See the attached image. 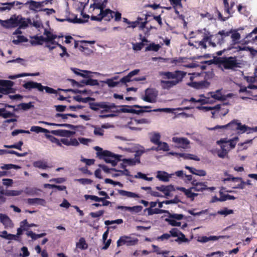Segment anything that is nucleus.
<instances>
[{"mask_svg":"<svg viewBox=\"0 0 257 257\" xmlns=\"http://www.w3.org/2000/svg\"><path fill=\"white\" fill-rule=\"evenodd\" d=\"M207 35L209 39V46L213 48L217 45L221 46L226 42V38L230 36L232 31H226L222 30L219 31L217 34L212 35L210 33L207 31Z\"/></svg>","mask_w":257,"mask_h":257,"instance_id":"f257e3e1","label":"nucleus"},{"mask_svg":"<svg viewBox=\"0 0 257 257\" xmlns=\"http://www.w3.org/2000/svg\"><path fill=\"white\" fill-rule=\"evenodd\" d=\"M218 128H228L230 130L235 131L237 134H241L245 132L247 133L249 126L245 124H242L238 120L234 119L226 125H217L210 130H215Z\"/></svg>","mask_w":257,"mask_h":257,"instance_id":"f03ea898","label":"nucleus"},{"mask_svg":"<svg viewBox=\"0 0 257 257\" xmlns=\"http://www.w3.org/2000/svg\"><path fill=\"white\" fill-rule=\"evenodd\" d=\"M216 63L222 65L225 69H234L239 67L236 57H222L215 59Z\"/></svg>","mask_w":257,"mask_h":257,"instance_id":"7ed1b4c3","label":"nucleus"},{"mask_svg":"<svg viewBox=\"0 0 257 257\" xmlns=\"http://www.w3.org/2000/svg\"><path fill=\"white\" fill-rule=\"evenodd\" d=\"M97 156L99 159H103L107 163H110L113 167L115 166L117 163L121 160V155H115L114 153L105 150L103 152L98 153Z\"/></svg>","mask_w":257,"mask_h":257,"instance_id":"20e7f679","label":"nucleus"},{"mask_svg":"<svg viewBox=\"0 0 257 257\" xmlns=\"http://www.w3.org/2000/svg\"><path fill=\"white\" fill-rule=\"evenodd\" d=\"M23 87L26 89L30 90L32 89H37L39 91H43L45 89L46 93L49 94H56L57 90L48 86H44L41 83L29 81L23 85Z\"/></svg>","mask_w":257,"mask_h":257,"instance_id":"39448f33","label":"nucleus"},{"mask_svg":"<svg viewBox=\"0 0 257 257\" xmlns=\"http://www.w3.org/2000/svg\"><path fill=\"white\" fill-rule=\"evenodd\" d=\"M14 82L7 80L0 79V93L4 95L15 92V89L13 88Z\"/></svg>","mask_w":257,"mask_h":257,"instance_id":"423d86ee","label":"nucleus"},{"mask_svg":"<svg viewBox=\"0 0 257 257\" xmlns=\"http://www.w3.org/2000/svg\"><path fill=\"white\" fill-rule=\"evenodd\" d=\"M160 74L161 76H164L165 78L168 79H173L174 80L182 81L183 78L186 75V73L182 71L176 70L174 72H161Z\"/></svg>","mask_w":257,"mask_h":257,"instance_id":"0eeeda50","label":"nucleus"},{"mask_svg":"<svg viewBox=\"0 0 257 257\" xmlns=\"http://www.w3.org/2000/svg\"><path fill=\"white\" fill-rule=\"evenodd\" d=\"M158 96V91L153 88H148L145 91V95L142 97V99L145 101L154 103L156 101Z\"/></svg>","mask_w":257,"mask_h":257,"instance_id":"6e6552de","label":"nucleus"},{"mask_svg":"<svg viewBox=\"0 0 257 257\" xmlns=\"http://www.w3.org/2000/svg\"><path fill=\"white\" fill-rule=\"evenodd\" d=\"M138 241L139 240L137 238H132L128 236H122L117 241V246L118 247L124 244L127 246H133L137 244Z\"/></svg>","mask_w":257,"mask_h":257,"instance_id":"1a4fd4ad","label":"nucleus"},{"mask_svg":"<svg viewBox=\"0 0 257 257\" xmlns=\"http://www.w3.org/2000/svg\"><path fill=\"white\" fill-rule=\"evenodd\" d=\"M151 122V121L148 119L145 118H142L140 119H132V120L128 122V127L133 131H141L142 128L134 126V125L139 124H149Z\"/></svg>","mask_w":257,"mask_h":257,"instance_id":"9d476101","label":"nucleus"},{"mask_svg":"<svg viewBox=\"0 0 257 257\" xmlns=\"http://www.w3.org/2000/svg\"><path fill=\"white\" fill-rule=\"evenodd\" d=\"M122 107L119 110H117L116 111H112L113 112H123V113H132L134 114H139L141 113L144 112H151V110H145L142 109L139 110H136L134 108L133 106H129V105H124L122 106Z\"/></svg>","mask_w":257,"mask_h":257,"instance_id":"9b49d317","label":"nucleus"},{"mask_svg":"<svg viewBox=\"0 0 257 257\" xmlns=\"http://www.w3.org/2000/svg\"><path fill=\"white\" fill-rule=\"evenodd\" d=\"M15 19L16 22V28L19 27V29L26 28L29 24H31V21L30 19H26L21 15H15Z\"/></svg>","mask_w":257,"mask_h":257,"instance_id":"f8f14e48","label":"nucleus"},{"mask_svg":"<svg viewBox=\"0 0 257 257\" xmlns=\"http://www.w3.org/2000/svg\"><path fill=\"white\" fill-rule=\"evenodd\" d=\"M245 44L257 43V28H254L251 32L248 33L243 39Z\"/></svg>","mask_w":257,"mask_h":257,"instance_id":"ddd939ff","label":"nucleus"},{"mask_svg":"<svg viewBox=\"0 0 257 257\" xmlns=\"http://www.w3.org/2000/svg\"><path fill=\"white\" fill-rule=\"evenodd\" d=\"M172 141L177 145L178 148L187 149L190 144V141L185 138L173 137Z\"/></svg>","mask_w":257,"mask_h":257,"instance_id":"4468645a","label":"nucleus"},{"mask_svg":"<svg viewBox=\"0 0 257 257\" xmlns=\"http://www.w3.org/2000/svg\"><path fill=\"white\" fill-rule=\"evenodd\" d=\"M187 85L191 87L197 89L207 88L210 85V83L206 80L200 81L199 82H190Z\"/></svg>","mask_w":257,"mask_h":257,"instance_id":"2eb2a0df","label":"nucleus"},{"mask_svg":"<svg viewBox=\"0 0 257 257\" xmlns=\"http://www.w3.org/2000/svg\"><path fill=\"white\" fill-rule=\"evenodd\" d=\"M54 135L63 137H70L75 134V132L65 130H53L50 132Z\"/></svg>","mask_w":257,"mask_h":257,"instance_id":"dca6fc26","label":"nucleus"},{"mask_svg":"<svg viewBox=\"0 0 257 257\" xmlns=\"http://www.w3.org/2000/svg\"><path fill=\"white\" fill-rule=\"evenodd\" d=\"M142 153L140 151H137L135 154V158L133 159H124L122 161L124 163H126L130 166L135 165L137 163H140V157Z\"/></svg>","mask_w":257,"mask_h":257,"instance_id":"f3484780","label":"nucleus"},{"mask_svg":"<svg viewBox=\"0 0 257 257\" xmlns=\"http://www.w3.org/2000/svg\"><path fill=\"white\" fill-rule=\"evenodd\" d=\"M207 182H198L196 180H193L191 182L192 187L191 189L195 191H203L207 188Z\"/></svg>","mask_w":257,"mask_h":257,"instance_id":"a211bd4d","label":"nucleus"},{"mask_svg":"<svg viewBox=\"0 0 257 257\" xmlns=\"http://www.w3.org/2000/svg\"><path fill=\"white\" fill-rule=\"evenodd\" d=\"M0 222L3 223L6 228L14 227V223L12 220L6 214H0Z\"/></svg>","mask_w":257,"mask_h":257,"instance_id":"6ab92c4d","label":"nucleus"},{"mask_svg":"<svg viewBox=\"0 0 257 257\" xmlns=\"http://www.w3.org/2000/svg\"><path fill=\"white\" fill-rule=\"evenodd\" d=\"M0 23L2 26L6 28H16V19H15V15L12 16L10 19L7 20H1Z\"/></svg>","mask_w":257,"mask_h":257,"instance_id":"aec40b11","label":"nucleus"},{"mask_svg":"<svg viewBox=\"0 0 257 257\" xmlns=\"http://www.w3.org/2000/svg\"><path fill=\"white\" fill-rule=\"evenodd\" d=\"M117 209L124 210L125 211H128L132 213H138L140 212L142 209L143 207L141 205H137L133 207L124 206H118Z\"/></svg>","mask_w":257,"mask_h":257,"instance_id":"412c9836","label":"nucleus"},{"mask_svg":"<svg viewBox=\"0 0 257 257\" xmlns=\"http://www.w3.org/2000/svg\"><path fill=\"white\" fill-rule=\"evenodd\" d=\"M22 3L18 2V1H14L13 2L10 3H0V5L1 6H6L5 7H0V11L4 12L6 10L10 11L11 10L15 5L18 6L22 5Z\"/></svg>","mask_w":257,"mask_h":257,"instance_id":"4be33fe9","label":"nucleus"},{"mask_svg":"<svg viewBox=\"0 0 257 257\" xmlns=\"http://www.w3.org/2000/svg\"><path fill=\"white\" fill-rule=\"evenodd\" d=\"M114 12L109 9H105L103 12L100 13L102 19L110 21L114 17Z\"/></svg>","mask_w":257,"mask_h":257,"instance_id":"5701e85b","label":"nucleus"},{"mask_svg":"<svg viewBox=\"0 0 257 257\" xmlns=\"http://www.w3.org/2000/svg\"><path fill=\"white\" fill-rule=\"evenodd\" d=\"M117 106L114 103H110L108 102H100V108H103L101 113L108 112L111 109L116 108Z\"/></svg>","mask_w":257,"mask_h":257,"instance_id":"b1692460","label":"nucleus"},{"mask_svg":"<svg viewBox=\"0 0 257 257\" xmlns=\"http://www.w3.org/2000/svg\"><path fill=\"white\" fill-rule=\"evenodd\" d=\"M181 81H179L178 80H173L171 81L161 80V83L164 89H169Z\"/></svg>","mask_w":257,"mask_h":257,"instance_id":"393cba45","label":"nucleus"},{"mask_svg":"<svg viewBox=\"0 0 257 257\" xmlns=\"http://www.w3.org/2000/svg\"><path fill=\"white\" fill-rule=\"evenodd\" d=\"M31 38L32 40H31L30 43L32 46L42 45L44 42H45L44 37L42 36L36 35L32 37Z\"/></svg>","mask_w":257,"mask_h":257,"instance_id":"a878e982","label":"nucleus"},{"mask_svg":"<svg viewBox=\"0 0 257 257\" xmlns=\"http://www.w3.org/2000/svg\"><path fill=\"white\" fill-rule=\"evenodd\" d=\"M171 175L165 171H158L156 175V178L160 181L163 182H168L171 177Z\"/></svg>","mask_w":257,"mask_h":257,"instance_id":"bb28decb","label":"nucleus"},{"mask_svg":"<svg viewBox=\"0 0 257 257\" xmlns=\"http://www.w3.org/2000/svg\"><path fill=\"white\" fill-rule=\"evenodd\" d=\"M204 30L205 32L204 33L202 40L199 42H196V43H198V47H201L202 48H203V49H206V48H207L206 42H208V45H209L210 38L208 37V36L206 29H204Z\"/></svg>","mask_w":257,"mask_h":257,"instance_id":"cd10ccee","label":"nucleus"},{"mask_svg":"<svg viewBox=\"0 0 257 257\" xmlns=\"http://www.w3.org/2000/svg\"><path fill=\"white\" fill-rule=\"evenodd\" d=\"M178 189L183 192L187 197L190 198L192 200L194 199L195 197L198 195V194L192 192L193 189H191V187L188 189L184 187H179Z\"/></svg>","mask_w":257,"mask_h":257,"instance_id":"c85d7f7f","label":"nucleus"},{"mask_svg":"<svg viewBox=\"0 0 257 257\" xmlns=\"http://www.w3.org/2000/svg\"><path fill=\"white\" fill-rule=\"evenodd\" d=\"M230 31H232L230 35L231 38V43L229 46H233L234 44L238 43V41L240 38V35L239 33L234 30H230Z\"/></svg>","mask_w":257,"mask_h":257,"instance_id":"c756f323","label":"nucleus"},{"mask_svg":"<svg viewBox=\"0 0 257 257\" xmlns=\"http://www.w3.org/2000/svg\"><path fill=\"white\" fill-rule=\"evenodd\" d=\"M41 122L49 125L56 126L59 127H67L68 128L73 130H75L78 127L77 126L68 123H56L48 122L46 121H42Z\"/></svg>","mask_w":257,"mask_h":257,"instance_id":"7c9ffc66","label":"nucleus"},{"mask_svg":"<svg viewBox=\"0 0 257 257\" xmlns=\"http://www.w3.org/2000/svg\"><path fill=\"white\" fill-rule=\"evenodd\" d=\"M27 203L30 205L40 204L44 206L46 204V201L44 199L38 198H29L27 199Z\"/></svg>","mask_w":257,"mask_h":257,"instance_id":"2f4dec72","label":"nucleus"},{"mask_svg":"<svg viewBox=\"0 0 257 257\" xmlns=\"http://www.w3.org/2000/svg\"><path fill=\"white\" fill-rule=\"evenodd\" d=\"M145 211H147L148 215H152L153 214H158L161 213H165L168 212V210H163L159 208H146L144 210Z\"/></svg>","mask_w":257,"mask_h":257,"instance_id":"473e14b6","label":"nucleus"},{"mask_svg":"<svg viewBox=\"0 0 257 257\" xmlns=\"http://www.w3.org/2000/svg\"><path fill=\"white\" fill-rule=\"evenodd\" d=\"M118 192L119 195L122 196H126L127 198H139L140 197L139 194L134 192L127 191L123 190H118Z\"/></svg>","mask_w":257,"mask_h":257,"instance_id":"72a5a7b5","label":"nucleus"},{"mask_svg":"<svg viewBox=\"0 0 257 257\" xmlns=\"http://www.w3.org/2000/svg\"><path fill=\"white\" fill-rule=\"evenodd\" d=\"M56 20L58 22H63L65 21H68L69 22L73 23L74 24H82L85 22L82 19L77 18L76 16H75L74 19L67 18L66 19H62L57 18Z\"/></svg>","mask_w":257,"mask_h":257,"instance_id":"f704fd0d","label":"nucleus"},{"mask_svg":"<svg viewBox=\"0 0 257 257\" xmlns=\"http://www.w3.org/2000/svg\"><path fill=\"white\" fill-rule=\"evenodd\" d=\"M225 236L220 235V236H210L209 237L203 236L200 238V241L202 242H207L210 240H217L219 238H224Z\"/></svg>","mask_w":257,"mask_h":257,"instance_id":"c9c22d12","label":"nucleus"},{"mask_svg":"<svg viewBox=\"0 0 257 257\" xmlns=\"http://www.w3.org/2000/svg\"><path fill=\"white\" fill-rule=\"evenodd\" d=\"M157 145L158 147L156 148H152V150L156 151H168L169 150V147L167 143L160 142Z\"/></svg>","mask_w":257,"mask_h":257,"instance_id":"e433bc0d","label":"nucleus"},{"mask_svg":"<svg viewBox=\"0 0 257 257\" xmlns=\"http://www.w3.org/2000/svg\"><path fill=\"white\" fill-rule=\"evenodd\" d=\"M80 83L82 84V86H84V85L90 86H96L99 85L97 80L91 78H89L86 80L83 79L80 81Z\"/></svg>","mask_w":257,"mask_h":257,"instance_id":"4c0bfd02","label":"nucleus"},{"mask_svg":"<svg viewBox=\"0 0 257 257\" xmlns=\"http://www.w3.org/2000/svg\"><path fill=\"white\" fill-rule=\"evenodd\" d=\"M39 75V73L37 72L35 73H23L21 74H19L17 75H10L9 76V78L11 79H15L18 78L25 77V76H35Z\"/></svg>","mask_w":257,"mask_h":257,"instance_id":"58836bf2","label":"nucleus"},{"mask_svg":"<svg viewBox=\"0 0 257 257\" xmlns=\"http://www.w3.org/2000/svg\"><path fill=\"white\" fill-rule=\"evenodd\" d=\"M28 224L27 219H25L20 222V227L17 229V235L19 236L22 234L23 231H28L26 224Z\"/></svg>","mask_w":257,"mask_h":257,"instance_id":"ea45409f","label":"nucleus"},{"mask_svg":"<svg viewBox=\"0 0 257 257\" xmlns=\"http://www.w3.org/2000/svg\"><path fill=\"white\" fill-rule=\"evenodd\" d=\"M176 155L180 157L183 158L185 159L193 160L195 161H199V158L195 155L187 154V153H176Z\"/></svg>","mask_w":257,"mask_h":257,"instance_id":"a19ab883","label":"nucleus"},{"mask_svg":"<svg viewBox=\"0 0 257 257\" xmlns=\"http://www.w3.org/2000/svg\"><path fill=\"white\" fill-rule=\"evenodd\" d=\"M90 7H93L94 9L100 10V13H102L105 10V6L101 2V0H96V2L91 5Z\"/></svg>","mask_w":257,"mask_h":257,"instance_id":"79ce46f5","label":"nucleus"},{"mask_svg":"<svg viewBox=\"0 0 257 257\" xmlns=\"http://www.w3.org/2000/svg\"><path fill=\"white\" fill-rule=\"evenodd\" d=\"M76 247L82 250L86 249L88 248V244L86 243L84 237H81L79 241L76 243Z\"/></svg>","mask_w":257,"mask_h":257,"instance_id":"37998d69","label":"nucleus"},{"mask_svg":"<svg viewBox=\"0 0 257 257\" xmlns=\"http://www.w3.org/2000/svg\"><path fill=\"white\" fill-rule=\"evenodd\" d=\"M27 236H30L33 240H36L37 239L42 237L46 235V233H42L40 234H36L33 232L32 230L28 231L26 233Z\"/></svg>","mask_w":257,"mask_h":257,"instance_id":"c03bdc74","label":"nucleus"},{"mask_svg":"<svg viewBox=\"0 0 257 257\" xmlns=\"http://www.w3.org/2000/svg\"><path fill=\"white\" fill-rule=\"evenodd\" d=\"M30 131L37 134L39 133H50V131L48 130L39 126H32L31 127Z\"/></svg>","mask_w":257,"mask_h":257,"instance_id":"a18cd8bd","label":"nucleus"},{"mask_svg":"<svg viewBox=\"0 0 257 257\" xmlns=\"http://www.w3.org/2000/svg\"><path fill=\"white\" fill-rule=\"evenodd\" d=\"M161 48V46L159 44H156L154 43L150 44L146 48V51H153L154 52H158Z\"/></svg>","mask_w":257,"mask_h":257,"instance_id":"49530a36","label":"nucleus"},{"mask_svg":"<svg viewBox=\"0 0 257 257\" xmlns=\"http://www.w3.org/2000/svg\"><path fill=\"white\" fill-rule=\"evenodd\" d=\"M33 166L36 168L42 169H46V168H48L47 163L42 161H37L34 162L33 163Z\"/></svg>","mask_w":257,"mask_h":257,"instance_id":"de8ad7c7","label":"nucleus"},{"mask_svg":"<svg viewBox=\"0 0 257 257\" xmlns=\"http://www.w3.org/2000/svg\"><path fill=\"white\" fill-rule=\"evenodd\" d=\"M220 147L221 150L218 152V156L219 158H224L228 154V151L226 149V147H227V146L226 145H222Z\"/></svg>","mask_w":257,"mask_h":257,"instance_id":"09e8293b","label":"nucleus"},{"mask_svg":"<svg viewBox=\"0 0 257 257\" xmlns=\"http://www.w3.org/2000/svg\"><path fill=\"white\" fill-rule=\"evenodd\" d=\"M228 112V109H224V108H221V105H220V108L219 112L216 111V110H215L214 111H211L212 114V118H215V113L218 114L220 116H225L227 113Z\"/></svg>","mask_w":257,"mask_h":257,"instance_id":"8fccbe9b","label":"nucleus"},{"mask_svg":"<svg viewBox=\"0 0 257 257\" xmlns=\"http://www.w3.org/2000/svg\"><path fill=\"white\" fill-rule=\"evenodd\" d=\"M161 136L159 133H154L150 138L151 142L155 145H157L160 143Z\"/></svg>","mask_w":257,"mask_h":257,"instance_id":"3c124183","label":"nucleus"},{"mask_svg":"<svg viewBox=\"0 0 257 257\" xmlns=\"http://www.w3.org/2000/svg\"><path fill=\"white\" fill-rule=\"evenodd\" d=\"M166 213L168 214L169 218L168 219L180 220H182L184 217V215L182 214L171 213L169 211L168 212H167Z\"/></svg>","mask_w":257,"mask_h":257,"instance_id":"603ef678","label":"nucleus"},{"mask_svg":"<svg viewBox=\"0 0 257 257\" xmlns=\"http://www.w3.org/2000/svg\"><path fill=\"white\" fill-rule=\"evenodd\" d=\"M199 109L203 110L204 111H208L209 110H216L219 112L220 108V105L217 104L214 107L211 106H201L199 107Z\"/></svg>","mask_w":257,"mask_h":257,"instance_id":"864d4df0","label":"nucleus"},{"mask_svg":"<svg viewBox=\"0 0 257 257\" xmlns=\"http://www.w3.org/2000/svg\"><path fill=\"white\" fill-rule=\"evenodd\" d=\"M19 108L22 109L24 110H27L30 108L34 107V105H33V103L32 102H30L29 103H21L18 105Z\"/></svg>","mask_w":257,"mask_h":257,"instance_id":"5fc2aeb1","label":"nucleus"},{"mask_svg":"<svg viewBox=\"0 0 257 257\" xmlns=\"http://www.w3.org/2000/svg\"><path fill=\"white\" fill-rule=\"evenodd\" d=\"M45 137L46 138L49 139L52 143L56 144L58 146L62 147V145L61 143V141H59L57 138H55V137L48 134H46Z\"/></svg>","mask_w":257,"mask_h":257,"instance_id":"6e6d98bb","label":"nucleus"},{"mask_svg":"<svg viewBox=\"0 0 257 257\" xmlns=\"http://www.w3.org/2000/svg\"><path fill=\"white\" fill-rule=\"evenodd\" d=\"M22 192V191L18 190H4L5 195L8 196H16L20 195Z\"/></svg>","mask_w":257,"mask_h":257,"instance_id":"4d7b16f0","label":"nucleus"},{"mask_svg":"<svg viewBox=\"0 0 257 257\" xmlns=\"http://www.w3.org/2000/svg\"><path fill=\"white\" fill-rule=\"evenodd\" d=\"M73 99L78 102H82L84 103H87L89 100H93V99L90 97H87L85 98H83L80 95H76V96H73Z\"/></svg>","mask_w":257,"mask_h":257,"instance_id":"13d9d810","label":"nucleus"},{"mask_svg":"<svg viewBox=\"0 0 257 257\" xmlns=\"http://www.w3.org/2000/svg\"><path fill=\"white\" fill-rule=\"evenodd\" d=\"M23 145V142L22 141H19L18 143L11 145H4V147L9 149H16L19 150H22V146Z\"/></svg>","mask_w":257,"mask_h":257,"instance_id":"bf43d9fd","label":"nucleus"},{"mask_svg":"<svg viewBox=\"0 0 257 257\" xmlns=\"http://www.w3.org/2000/svg\"><path fill=\"white\" fill-rule=\"evenodd\" d=\"M239 138L238 137H235L231 139L228 140L227 143L229 146V149H233L235 147L237 142L238 141Z\"/></svg>","mask_w":257,"mask_h":257,"instance_id":"052dcab7","label":"nucleus"},{"mask_svg":"<svg viewBox=\"0 0 257 257\" xmlns=\"http://www.w3.org/2000/svg\"><path fill=\"white\" fill-rule=\"evenodd\" d=\"M232 213H233V210L229 209L227 207H224L222 210H219L217 212V214L224 216H227Z\"/></svg>","mask_w":257,"mask_h":257,"instance_id":"680f3d73","label":"nucleus"},{"mask_svg":"<svg viewBox=\"0 0 257 257\" xmlns=\"http://www.w3.org/2000/svg\"><path fill=\"white\" fill-rule=\"evenodd\" d=\"M21 168V167L20 166L12 164H5L1 167V168L3 170H10L12 169L18 170L20 169Z\"/></svg>","mask_w":257,"mask_h":257,"instance_id":"e2e57ef3","label":"nucleus"},{"mask_svg":"<svg viewBox=\"0 0 257 257\" xmlns=\"http://www.w3.org/2000/svg\"><path fill=\"white\" fill-rule=\"evenodd\" d=\"M220 196H221V200L222 201H225L227 200H234L236 198L232 195L229 194H224L223 192H219Z\"/></svg>","mask_w":257,"mask_h":257,"instance_id":"0e129e2a","label":"nucleus"},{"mask_svg":"<svg viewBox=\"0 0 257 257\" xmlns=\"http://www.w3.org/2000/svg\"><path fill=\"white\" fill-rule=\"evenodd\" d=\"M28 39L24 36H18L17 39H14L13 42L15 44H18L21 42H28Z\"/></svg>","mask_w":257,"mask_h":257,"instance_id":"69168bd1","label":"nucleus"},{"mask_svg":"<svg viewBox=\"0 0 257 257\" xmlns=\"http://www.w3.org/2000/svg\"><path fill=\"white\" fill-rule=\"evenodd\" d=\"M174 188L173 185H167L166 186L164 190H163V193H164L165 196H169L170 195V192H171L173 191H174Z\"/></svg>","mask_w":257,"mask_h":257,"instance_id":"338daca9","label":"nucleus"},{"mask_svg":"<svg viewBox=\"0 0 257 257\" xmlns=\"http://www.w3.org/2000/svg\"><path fill=\"white\" fill-rule=\"evenodd\" d=\"M105 83L108 85L110 87H114L119 84V82H115L113 81V79H107L105 81Z\"/></svg>","mask_w":257,"mask_h":257,"instance_id":"774afa93","label":"nucleus"}]
</instances>
